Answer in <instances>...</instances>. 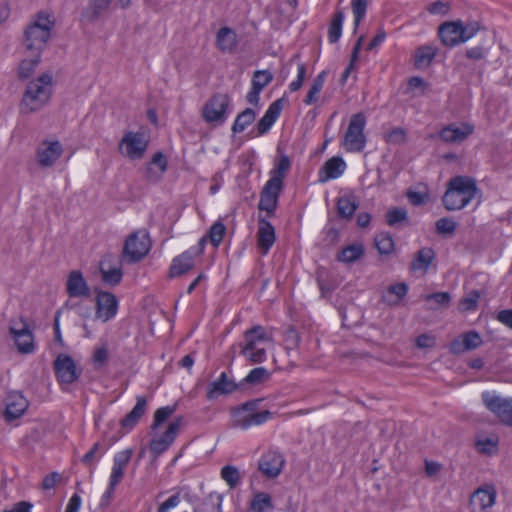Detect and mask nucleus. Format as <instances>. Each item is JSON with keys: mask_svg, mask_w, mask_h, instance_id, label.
<instances>
[{"mask_svg": "<svg viewBox=\"0 0 512 512\" xmlns=\"http://www.w3.org/2000/svg\"><path fill=\"white\" fill-rule=\"evenodd\" d=\"M5 404V416L8 420L19 418L29 406L28 400L18 391L8 393Z\"/></svg>", "mask_w": 512, "mask_h": 512, "instance_id": "nucleus-20", "label": "nucleus"}, {"mask_svg": "<svg viewBox=\"0 0 512 512\" xmlns=\"http://www.w3.org/2000/svg\"><path fill=\"white\" fill-rule=\"evenodd\" d=\"M386 222L389 226H395L398 223L407 221L408 214L405 208L394 207L389 209L385 215Z\"/></svg>", "mask_w": 512, "mask_h": 512, "instance_id": "nucleus-46", "label": "nucleus"}, {"mask_svg": "<svg viewBox=\"0 0 512 512\" xmlns=\"http://www.w3.org/2000/svg\"><path fill=\"white\" fill-rule=\"evenodd\" d=\"M240 390V382L236 383L233 379L227 376L226 372H222L216 380L207 385L206 398L208 400H214L219 396L230 395Z\"/></svg>", "mask_w": 512, "mask_h": 512, "instance_id": "nucleus-14", "label": "nucleus"}, {"mask_svg": "<svg viewBox=\"0 0 512 512\" xmlns=\"http://www.w3.org/2000/svg\"><path fill=\"white\" fill-rule=\"evenodd\" d=\"M193 258H173L169 269V278L181 277L194 267Z\"/></svg>", "mask_w": 512, "mask_h": 512, "instance_id": "nucleus-32", "label": "nucleus"}, {"mask_svg": "<svg viewBox=\"0 0 512 512\" xmlns=\"http://www.w3.org/2000/svg\"><path fill=\"white\" fill-rule=\"evenodd\" d=\"M273 80V75L268 70H256L253 73L251 84L254 87L255 84H261V91L269 85Z\"/></svg>", "mask_w": 512, "mask_h": 512, "instance_id": "nucleus-53", "label": "nucleus"}, {"mask_svg": "<svg viewBox=\"0 0 512 512\" xmlns=\"http://www.w3.org/2000/svg\"><path fill=\"white\" fill-rule=\"evenodd\" d=\"M258 246L263 254L268 253L270 247L275 242V230L274 227L265 219H259L258 228Z\"/></svg>", "mask_w": 512, "mask_h": 512, "instance_id": "nucleus-26", "label": "nucleus"}, {"mask_svg": "<svg viewBox=\"0 0 512 512\" xmlns=\"http://www.w3.org/2000/svg\"><path fill=\"white\" fill-rule=\"evenodd\" d=\"M367 0H352V10L354 14V29L356 30L365 17L367 9Z\"/></svg>", "mask_w": 512, "mask_h": 512, "instance_id": "nucleus-51", "label": "nucleus"}, {"mask_svg": "<svg viewBox=\"0 0 512 512\" xmlns=\"http://www.w3.org/2000/svg\"><path fill=\"white\" fill-rule=\"evenodd\" d=\"M343 20L344 13L342 11H337L333 16L328 29V39L330 43H336L339 40L342 33Z\"/></svg>", "mask_w": 512, "mask_h": 512, "instance_id": "nucleus-39", "label": "nucleus"}, {"mask_svg": "<svg viewBox=\"0 0 512 512\" xmlns=\"http://www.w3.org/2000/svg\"><path fill=\"white\" fill-rule=\"evenodd\" d=\"M291 160L285 155L281 154L277 159H275L274 168L271 170V177H278L281 182H283L286 174L290 170Z\"/></svg>", "mask_w": 512, "mask_h": 512, "instance_id": "nucleus-38", "label": "nucleus"}, {"mask_svg": "<svg viewBox=\"0 0 512 512\" xmlns=\"http://www.w3.org/2000/svg\"><path fill=\"white\" fill-rule=\"evenodd\" d=\"M96 293V316L107 322L117 314L118 299L111 292L96 290Z\"/></svg>", "mask_w": 512, "mask_h": 512, "instance_id": "nucleus-15", "label": "nucleus"}, {"mask_svg": "<svg viewBox=\"0 0 512 512\" xmlns=\"http://www.w3.org/2000/svg\"><path fill=\"white\" fill-rule=\"evenodd\" d=\"M284 458L276 451H268L258 462L259 470L267 477L274 478L278 476L283 468Z\"/></svg>", "mask_w": 512, "mask_h": 512, "instance_id": "nucleus-18", "label": "nucleus"}, {"mask_svg": "<svg viewBox=\"0 0 512 512\" xmlns=\"http://www.w3.org/2000/svg\"><path fill=\"white\" fill-rule=\"evenodd\" d=\"M480 293L477 290L470 291L465 297L460 300L459 309L460 311H474L477 308Z\"/></svg>", "mask_w": 512, "mask_h": 512, "instance_id": "nucleus-48", "label": "nucleus"}, {"mask_svg": "<svg viewBox=\"0 0 512 512\" xmlns=\"http://www.w3.org/2000/svg\"><path fill=\"white\" fill-rule=\"evenodd\" d=\"M217 46L222 52H231L236 47V34L229 27L219 29L216 38Z\"/></svg>", "mask_w": 512, "mask_h": 512, "instance_id": "nucleus-28", "label": "nucleus"}, {"mask_svg": "<svg viewBox=\"0 0 512 512\" xmlns=\"http://www.w3.org/2000/svg\"><path fill=\"white\" fill-rule=\"evenodd\" d=\"M225 232V225L222 222L217 221L210 227L208 233L205 236L214 247H218L223 240Z\"/></svg>", "mask_w": 512, "mask_h": 512, "instance_id": "nucleus-43", "label": "nucleus"}, {"mask_svg": "<svg viewBox=\"0 0 512 512\" xmlns=\"http://www.w3.org/2000/svg\"><path fill=\"white\" fill-rule=\"evenodd\" d=\"M99 272L105 285L115 287L123 278L122 262L119 258H105L99 262Z\"/></svg>", "mask_w": 512, "mask_h": 512, "instance_id": "nucleus-13", "label": "nucleus"}, {"mask_svg": "<svg viewBox=\"0 0 512 512\" xmlns=\"http://www.w3.org/2000/svg\"><path fill=\"white\" fill-rule=\"evenodd\" d=\"M439 36L442 43L448 47H454L462 41L460 31V21L458 22H446L439 27Z\"/></svg>", "mask_w": 512, "mask_h": 512, "instance_id": "nucleus-24", "label": "nucleus"}, {"mask_svg": "<svg viewBox=\"0 0 512 512\" xmlns=\"http://www.w3.org/2000/svg\"><path fill=\"white\" fill-rule=\"evenodd\" d=\"M151 248L150 234L145 228H141L127 236L121 256H147Z\"/></svg>", "mask_w": 512, "mask_h": 512, "instance_id": "nucleus-8", "label": "nucleus"}, {"mask_svg": "<svg viewBox=\"0 0 512 512\" xmlns=\"http://www.w3.org/2000/svg\"><path fill=\"white\" fill-rule=\"evenodd\" d=\"M408 289L404 282L390 285L384 295V301L390 306H397L407 295Z\"/></svg>", "mask_w": 512, "mask_h": 512, "instance_id": "nucleus-29", "label": "nucleus"}, {"mask_svg": "<svg viewBox=\"0 0 512 512\" xmlns=\"http://www.w3.org/2000/svg\"><path fill=\"white\" fill-rule=\"evenodd\" d=\"M278 200L274 197L265 196L260 193V201L258 203V209L266 211L268 216H272L277 208Z\"/></svg>", "mask_w": 512, "mask_h": 512, "instance_id": "nucleus-54", "label": "nucleus"}, {"mask_svg": "<svg viewBox=\"0 0 512 512\" xmlns=\"http://www.w3.org/2000/svg\"><path fill=\"white\" fill-rule=\"evenodd\" d=\"M424 299L426 302H434L436 304V306H431L430 309H437L448 307L451 296L448 292H437L426 295Z\"/></svg>", "mask_w": 512, "mask_h": 512, "instance_id": "nucleus-49", "label": "nucleus"}, {"mask_svg": "<svg viewBox=\"0 0 512 512\" xmlns=\"http://www.w3.org/2000/svg\"><path fill=\"white\" fill-rule=\"evenodd\" d=\"M482 401L502 424L512 427V398H502L486 391L482 393Z\"/></svg>", "mask_w": 512, "mask_h": 512, "instance_id": "nucleus-7", "label": "nucleus"}, {"mask_svg": "<svg viewBox=\"0 0 512 512\" xmlns=\"http://www.w3.org/2000/svg\"><path fill=\"white\" fill-rule=\"evenodd\" d=\"M472 133L473 127L468 124L463 125V127L450 124L441 129L439 137L446 143H461Z\"/></svg>", "mask_w": 512, "mask_h": 512, "instance_id": "nucleus-22", "label": "nucleus"}, {"mask_svg": "<svg viewBox=\"0 0 512 512\" xmlns=\"http://www.w3.org/2000/svg\"><path fill=\"white\" fill-rule=\"evenodd\" d=\"M147 408V400L144 396H138L136 398V405L133 409L121 420V429L129 431L131 430L145 414Z\"/></svg>", "mask_w": 512, "mask_h": 512, "instance_id": "nucleus-25", "label": "nucleus"}, {"mask_svg": "<svg viewBox=\"0 0 512 512\" xmlns=\"http://www.w3.org/2000/svg\"><path fill=\"white\" fill-rule=\"evenodd\" d=\"M167 167L168 161L166 156L162 152H156L146 169V179L152 183L158 182L167 170Z\"/></svg>", "mask_w": 512, "mask_h": 512, "instance_id": "nucleus-23", "label": "nucleus"}, {"mask_svg": "<svg viewBox=\"0 0 512 512\" xmlns=\"http://www.w3.org/2000/svg\"><path fill=\"white\" fill-rule=\"evenodd\" d=\"M357 207L355 200L350 197H340L337 201L338 213L343 218H351Z\"/></svg>", "mask_w": 512, "mask_h": 512, "instance_id": "nucleus-42", "label": "nucleus"}, {"mask_svg": "<svg viewBox=\"0 0 512 512\" xmlns=\"http://www.w3.org/2000/svg\"><path fill=\"white\" fill-rule=\"evenodd\" d=\"M62 153L63 147L59 141H43L37 149V161L41 167H51Z\"/></svg>", "mask_w": 512, "mask_h": 512, "instance_id": "nucleus-16", "label": "nucleus"}, {"mask_svg": "<svg viewBox=\"0 0 512 512\" xmlns=\"http://www.w3.org/2000/svg\"><path fill=\"white\" fill-rule=\"evenodd\" d=\"M133 455V449L128 448L115 454L113 458V466L117 468L125 469L131 460Z\"/></svg>", "mask_w": 512, "mask_h": 512, "instance_id": "nucleus-57", "label": "nucleus"}, {"mask_svg": "<svg viewBox=\"0 0 512 512\" xmlns=\"http://www.w3.org/2000/svg\"><path fill=\"white\" fill-rule=\"evenodd\" d=\"M365 125L366 116L362 112L351 116L343 143L346 151L361 152L364 150L366 145Z\"/></svg>", "mask_w": 512, "mask_h": 512, "instance_id": "nucleus-5", "label": "nucleus"}, {"mask_svg": "<svg viewBox=\"0 0 512 512\" xmlns=\"http://www.w3.org/2000/svg\"><path fill=\"white\" fill-rule=\"evenodd\" d=\"M41 61V54L32 52V55L28 59H23L17 70V76L19 80H27L35 71L36 67Z\"/></svg>", "mask_w": 512, "mask_h": 512, "instance_id": "nucleus-31", "label": "nucleus"}, {"mask_svg": "<svg viewBox=\"0 0 512 512\" xmlns=\"http://www.w3.org/2000/svg\"><path fill=\"white\" fill-rule=\"evenodd\" d=\"M176 411V405L158 408L154 413L153 429L165 422Z\"/></svg>", "mask_w": 512, "mask_h": 512, "instance_id": "nucleus-52", "label": "nucleus"}, {"mask_svg": "<svg viewBox=\"0 0 512 512\" xmlns=\"http://www.w3.org/2000/svg\"><path fill=\"white\" fill-rule=\"evenodd\" d=\"M66 292L71 298H88L91 295L90 288L79 270H72L66 281Z\"/></svg>", "mask_w": 512, "mask_h": 512, "instance_id": "nucleus-17", "label": "nucleus"}, {"mask_svg": "<svg viewBox=\"0 0 512 512\" xmlns=\"http://www.w3.org/2000/svg\"><path fill=\"white\" fill-rule=\"evenodd\" d=\"M268 508H272L271 497L267 493L256 494L251 502V509L256 512H264Z\"/></svg>", "mask_w": 512, "mask_h": 512, "instance_id": "nucleus-50", "label": "nucleus"}, {"mask_svg": "<svg viewBox=\"0 0 512 512\" xmlns=\"http://www.w3.org/2000/svg\"><path fill=\"white\" fill-rule=\"evenodd\" d=\"M385 141L390 144H402L406 139V132L401 127H395L385 134Z\"/></svg>", "mask_w": 512, "mask_h": 512, "instance_id": "nucleus-56", "label": "nucleus"}, {"mask_svg": "<svg viewBox=\"0 0 512 512\" xmlns=\"http://www.w3.org/2000/svg\"><path fill=\"white\" fill-rule=\"evenodd\" d=\"M363 38H364L363 36H360L358 38V40L356 41L354 47H353V50H352V53H351V56H350L349 64L345 68L344 72L341 75V79H340L341 83H345L346 82V80L348 79L349 75L351 74V72L355 68V63L358 60V55H359V52L361 50Z\"/></svg>", "mask_w": 512, "mask_h": 512, "instance_id": "nucleus-45", "label": "nucleus"}, {"mask_svg": "<svg viewBox=\"0 0 512 512\" xmlns=\"http://www.w3.org/2000/svg\"><path fill=\"white\" fill-rule=\"evenodd\" d=\"M346 170V163L341 156H333L322 167L325 177L322 181L339 178Z\"/></svg>", "mask_w": 512, "mask_h": 512, "instance_id": "nucleus-27", "label": "nucleus"}, {"mask_svg": "<svg viewBox=\"0 0 512 512\" xmlns=\"http://www.w3.org/2000/svg\"><path fill=\"white\" fill-rule=\"evenodd\" d=\"M183 423L184 418L182 416L176 417L172 422L169 423L167 430L162 436L151 440L150 451L154 457H158L170 447V445L174 442Z\"/></svg>", "mask_w": 512, "mask_h": 512, "instance_id": "nucleus-12", "label": "nucleus"}, {"mask_svg": "<svg viewBox=\"0 0 512 512\" xmlns=\"http://www.w3.org/2000/svg\"><path fill=\"white\" fill-rule=\"evenodd\" d=\"M497 321L512 330V309L500 310L496 315Z\"/></svg>", "mask_w": 512, "mask_h": 512, "instance_id": "nucleus-64", "label": "nucleus"}, {"mask_svg": "<svg viewBox=\"0 0 512 512\" xmlns=\"http://www.w3.org/2000/svg\"><path fill=\"white\" fill-rule=\"evenodd\" d=\"M230 103L231 98L226 93L212 95L203 106L202 118L207 123L223 124L227 119V110Z\"/></svg>", "mask_w": 512, "mask_h": 512, "instance_id": "nucleus-6", "label": "nucleus"}, {"mask_svg": "<svg viewBox=\"0 0 512 512\" xmlns=\"http://www.w3.org/2000/svg\"><path fill=\"white\" fill-rule=\"evenodd\" d=\"M256 118V112L252 108H246L239 113L232 125L234 133L243 132L249 125H251Z\"/></svg>", "mask_w": 512, "mask_h": 512, "instance_id": "nucleus-33", "label": "nucleus"}, {"mask_svg": "<svg viewBox=\"0 0 512 512\" xmlns=\"http://www.w3.org/2000/svg\"><path fill=\"white\" fill-rule=\"evenodd\" d=\"M240 353L246 360L254 364L262 363L266 360V350L264 348H258L254 345L248 347V343H244Z\"/></svg>", "mask_w": 512, "mask_h": 512, "instance_id": "nucleus-36", "label": "nucleus"}, {"mask_svg": "<svg viewBox=\"0 0 512 512\" xmlns=\"http://www.w3.org/2000/svg\"><path fill=\"white\" fill-rule=\"evenodd\" d=\"M261 399H254L243 403L241 406L232 409L233 426L241 429H248L252 426L261 425L268 421L272 413L268 410L257 411Z\"/></svg>", "mask_w": 512, "mask_h": 512, "instance_id": "nucleus-4", "label": "nucleus"}, {"mask_svg": "<svg viewBox=\"0 0 512 512\" xmlns=\"http://www.w3.org/2000/svg\"><path fill=\"white\" fill-rule=\"evenodd\" d=\"M479 453L491 455L496 450L497 441L491 438L480 439L475 443Z\"/></svg>", "mask_w": 512, "mask_h": 512, "instance_id": "nucleus-60", "label": "nucleus"}, {"mask_svg": "<svg viewBox=\"0 0 512 512\" xmlns=\"http://www.w3.org/2000/svg\"><path fill=\"white\" fill-rule=\"evenodd\" d=\"M495 502V491L489 489H477L471 496L470 503L478 506L480 510L491 507Z\"/></svg>", "mask_w": 512, "mask_h": 512, "instance_id": "nucleus-30", "label": "nucleus"}, {"mask_svg": "<svg viewBox=\"0 0 512 512\" xmlns=\"http://www.w3.org/2000/svg\"><path fill=\"white\" fill-rule=\"evenodd\" d=\"M52 86L53 76L49 72L42 73L30 81L21 100V111L32 113L44 107L52 96Z\"/></svg>", "mask_w": 512, "mask_h": 512, "instance_id": "nucleus-2", "label": "nucleus"}, {"mask_svg": "<svg viewBox=\"0 0 512 512\" xmlns=\"http://www.w3.org/2000/svg\"><path fill=\"white\" fill-rule=\"evenodd\" d=\"M436 232L442 236H451L454 234L457 223L451 218H440L435 223Z\"/></svg>", "mask_w": 512, "mask_h": 512, "instance_id": "nucleus-47", "label": "nucleus"}, {"mask_svg": "<svg viewBox=\"0 0 512 512\" xmlns=\"http://www.w3.org/2000/svg\"><path fill=\"white\" fill-rule=\"evenodd\" d=\"M270 377L269 371L264 367L252 369L248 375L240 382L241 390L245 385L255 386L265 382Z\"/></svg>", "mask_w": 512, "mask_h": 512, "instance_id": "nucleus-35", "label": "nucleus"}, {"mask_svg": "<svg viewBox=\"0 0 512 512\" xmlns=\"http://www.w3.org/2000/svg\"><path fill=\"white\" fill-rule=\"evenodd\" d=\"M282 110V99H278L270 104L263 117L256 125L257 135L266 134L280 116Z\"/></svg>", "mask_w": 512, "mask_h": 512, "instance_id": "nucleus-21", "label": "nucleus"}, {"mask_svg": "<svg viewBox=\"0 0 512 512\" xmlns=\"http://www.w3.org/2000/svg\"><path fill=\"white\" fill-rule=\"evenodd\" d=\"M53 368L58 382L61 385H69L78 380L81 369H78L74 359L67 354H59L54 362Z\"/></svg>", "mask_w": 512, "mask_h": 512, "instance_id": "nucleus-9", "label": "nucleus"}, {"mask_svg": "<svg viewBox=\"0 0 512 512\" xmlns=\"http://www.w3.org/2000/svg\"><path fill=\"white\" fill-rule=\"evenodd\" d=\"M436 54L437 49L429 45L417 48L415 52V65L418 67L430 65Z\"/></svg>", "mask_w": 512, "mask_h": 512, "instance_id": "nucleus-37", "label": "nucleus"}, {"mask_svg": "<svg viewBox=\"0 0 512 512\" xmlns=\"http://www.w3.org/2000/svg\"><path fill=\"white\" fill-rule=\"evenodd\" d=\"M300 337L294 327L289 326L284 332V343L286 349H294L298 346Z\"/></svg>", "mask_w": 512, "mask_h": 512, "instance_id": "nucleus-59", "label": "nucleus"}, {"mask_svg": "<svg viewBox=\"0 0 512 512\" xmlns=\"http://www.w3.org/2000/svg\"><path fill=\"white\" fill-rule=\"evenodd\" d=\"M305 75H306L305 66L303 64L298 65L297 79L294 80L293 82H291L289 85V90L291 92H296L302 87L304 79H305Z\"/></svg>", "mask_w": 512, "mask_h": 512, "instance_id": "nucleus-62", "label": "nucleus"}, {"mask_svg": "<svg viewBox=\"0 0 512 512\" xmlns=\"http://www.w3.org/2000/svg\"><path fill=\"white\" fill-rule=\"evenodd\" d=\"M479 192L476 180L471 176H455L447 183V189L442 197L446 210H461L466 207Z\"/></svg>", "mask_w": 512, "mask_h": 512, "instance_id": "nucleus-1", "label": "nucleus"}, {"mask_svg": "<svg viewBox=\"0 0 512 512\" xmlns=\"http://www.w3.org/2000/svg\"><path fill=\"white\" fill-rule=\"evenodd\" d=\"M125 148V155L130 159H140L143 157L147 147L148 140L142 132L128 131L125 133L119 143V149Z\"/></svg>", "mask_w": 512, "mask_h": 512, "instance_id": "nucleus-11", "label": "nucleus"}, {"mask_svg": "<svg viewBox=\"0 0 512 512\" xmlns=\"http://www.w3.org/2000/svg\"><path fill=\"white\" fill-rule=\"evenodd\" d=\"M55 19L52 15L40 11L35 20L24 31V45L28 51L41 54L54 28Z\"/></svg>", "mask_w": 512, "mask_h": 512, "instance_id": "nucleus-3", "label": "nucleus"}, {"mask_svg": "<svg viewBox=\"0 0 512 512\" xmlns=\"http://www.w3.org/2000/svg\"><path fill=\"white\" fill-rule=\"evenodd\" d=\"M482 344V338L476 331H469L454 339L449 346L452 354L458 355L466 351L474 350Z\"/></svg>", "mask_w": 512, "mask_h": 512, "instance_id": "nucleus-19", "label": "nucleus"}, {"mask_svg": "<svg viewBox=\"0 0 512 512\" xmlns=\"http://www.w3.org/2000/svg\"><path fill=\"white\" fill-rule=\"evenodd\" d=\"M480 29V25L478 22H469L463 25L460 21V31H461V39L462 43L471 39Z\"/></svg>", "mask_w": 512, "mask_h": 512, "instance_id": "nucleus-55", "label": "nucleus"}, {"mask_svg": "<svg viewBox=\"0 0 512 512\" xmlns=\"http://www.w3.org/2000/svg\"><path fill=\"white\" fill-rule=\"evenodd\" d=\"M374 242L378 252L382 255H388L394 251V240L389 233H379Z\"/></svg>", "mask_w": 512, "mask_h": 512, "instance_id": "nucleus-40", "label": "nucleus"}, {"mask_svg": "<svg viewBox=\"0 0 512 512\" xmlns=\"http://www.w3.org/2000/svg\"><path fill=\"white\" fill-rule=\"evenodd\" d=\"M112 0H90L92 10V20H96L104 11H106Z\"/></svg>", "mask_w": 512, "mask_h": 512, "instance_id": "nucleus-58", "label": "nucleus"}, {"mask_svg": "<svg viewBox=\"0 0 512 512\" xmlns=\"http://www.w3.org/2000/svg\"><path fill=\"white\" fill-rule=\"evenodd\" d=\"M221 477L231 489L235 488L241 480L239 470L232 465H226L221 469Z\"/></svg>", "mask_w": 512, "mask_h": 512, "instance_id": "nucleus-44", "label": "nucleus"}, {"mask_svg": "<svg viewBox=\"0 0 512 512\" xmlns=\"http://www.w3.org/2000/svg\"><path fill=\"white\" fill-rule=\"evenodd\" d=\"M101 445L99 442L95 443L92 448L82 457L81 462L87 466H91L97 460V452Z\"/></svg>", "mask_w": 512, "mask_h": 512, "instance_id": "nucleus-63", "label": "nucleus"}, {"mask_svg": "<svg viewBox=\"0 0 512 512\" xmlns=\"http://www.w3.org/2000/svg\"><path fill=\"white\" fill-rule=\"evenodd\" d=\"M364 253V246L361 243H354L351 245H348L345 248H342L338 253L337 256H362Z\"/></svg>", "mask_w": 512, "mask_h": 512, "instance_id": "nucleus-61", "label": "nucleus"}, {"mask_svg": "<svg viewBox=\"0 0 512 512\" xmlns=\"http://www.w3.org/2000/svg\"><path fill=\"white\" fill-rule=\"evenodd\" d=\"M283 188L284 182H281L278 177H270V179L262 188L261 194L270 196L272 198L274 197L276 200H278Z\"/></svg>", "mask_w": 512, "mask_h": 512, "instance_id": "nucleus-41", "label": "nucleus"}, {"mask_svg": "<svg viewBox=\"0 0 512 512\" xmlns=\"http://www.w3.org/2000/svg\"><path fill=\"white\" fill-rule=\"evenodd\" d=\"M271 337L267 334L264 327L260 325L253 326L244 333V342L257 346L259 342L269 341Z\"/></svg>", "mask_w": 512, "mask_h": 512, "instance_id": "nucleus-34", "label": "nucleus"}, {"mask_svg": "<svg viewBox=\"0 0 512 512\" xmlns=\"http://www.w3.org/2000/svg\"><path fill=\"white\" fill-rule=\"evenodd\" d=\"M9 332L15 341L19 352L24 354L32 353L35 349L34 337L26 322L21 318L19 321H11Z\"/></svg>", "mask_w": 512, "mask_h": 512, "instance_id": "nucleus-10", "label": "nucleus"}]
</instances>
